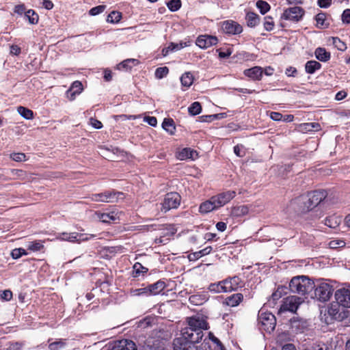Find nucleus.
Here are the masks:
<instances>
[{"label":"nucleus","mask_w":350,"mask_h":350,"mask_svg":"<svg viewBox=\"0 0 350 350\" xmlns=\"http://www.w3.org/2000/svg\"><path fill=\"white\" fill-rule=\"evenodd\" d=\"M315 298L322 304H319L320 319L321 321L328 324V307L327 306V301L328 300V284L321 282L314 291Z\"/></svg>","instance_id":"f257e3e1"},{"label":"nucleus","mask_w":350,"mask_h":350,"mask_svg":"<svg viewBox=\"0 0 350 350\" xmlns=\"http://www.w3.org/2000/svg\"><path fill=\"white\" fill-rule=\"evenodd\" d=\"M315 284L308 276L299 275L291 279L289 288L292 293L306 295L311 293Z\"/></svg>","instance_id":"f03ea898"},{"label":"nucleus","mask_w":350,"mask_h":350,"mask_svg":"<svg viewBox=\"0 0 350 350\" xmlns=\"http://www.w3.org/2000/svg\"><path fill=\"white\" fill-rule=\"evenodd\" d=\"M187 323L190 326V329H196V335L197 336L196 340H201L204 336L203 330L208 329V323L205 317L201 314H197L188 317Z\"/></svg>","instance_id":"7ed1b4c3"},{"label":"nucleus","mask_w":350,"mask_h":350,"mask_svg":"<svg viewBox=\"0 0 350 350\" xmlns=\"http://www.w3.org/2000/svg\"><path fill=\"white\" fill-rule=\"evenodd\" d=\"M124 193L115 189L105 190L99 193H93L90 198L96 202L114 203L118 202L119 198L123 199Z\"/></svg>","instance_id":"20e7f679"},{"label":"nucleus","mask_w":350,"mask_h":350,"mask_svg":"<svg viewBox=\"0 0 350 350\" xmlns=\"http://www.w3.org/2000/svg\"><path fill=\"white\" fill-rule=\"evenodd\" d=\"M258 320L261 329L269 332H272L275 329L276 319L272 313L260 310L258 312Z\"/></svg>","instance_id":"39448f33"},{"label":"nucleus","mask_w":350,"mask_h":350,"mask_svg":"<svg viewBox=\"0 0 350 350\" xmlns=\"http://www.w3.org/2000/svg\"><path fill=\"white\" fill-rule=\"evenodd\" d=\"M291 204L294 208L299 213H307L312 211L314 206L310 202L306 193H304L295 198L292 202Z\"/></svg>","instance_id":"423d86ee"},{"label":"nucleus","mask_w":350,"mask_h":350,"mask_svg":"<svg viewBox=\"0 0 350 350\" xmlns=\"http://www.w3.org/2000/svg\"><path fill=\"white\" fill-rule=\"evenodd\" d=\"M304 302V299L295 295L285 297L282 301L279 312H295L299 306Z\"/></svg>","instance_id":"0eeeda50"},{"label":"nucleus","mask_w":350,"mask_h":350,"mask_svg":"<svg viewBox=\"0 0 350 350\" xmlns=\"http://www.w3.org/2000/svg\"><path fill=\"white\" fill-rule=\"evenodd\" d=\"M181 197L177 192L167 193L161 205V211L167 212L172 208H176L180 204Z\"/></svg>","instance_id":"6e6552de"},{"label":"nucleus","mask_w":350,"mask_h":350,"mask_svg":"<svg viewBox=\"0 0 350 350\" xmlns=\"http://www.w3.org/2000/svg\"><path fill=\"white\" fill-rule=\"evenodd\" d=\"M305 14L304 10L298 6L289 8L284 10L281 16V19L288 20L293 22L299 21Z\"/></svg>","instance_id":"1a4fd4ad"},{"label":"nucleus","mask_w":350,"mask_h":350,"mask_svg":"<svg viewBox=\"0 0 350 350\" xmlns=\"http://www.w3.org/2000/svg\"><path fill=\"white\" fill-rule=\"evenodd\" d=\"M221 27L223 32L228 35H238L243 32V27L232 20L223 21Z\"/></svg>","instance_id":"9d476101"},{"label":"nucleus","mask_w":350,"mask_h":350,"mask_svg":"<svg viewBox=\"0 0 350 350\" xmlns=\"http://www.w3.org/2000/svg\"><path fill=\"white\" fill-rule=\"evenodd\" d=\"M334 297L342 307L350 308V288L338 289L334 293Z\"/></svg>","instance_id":"9b49d317"},{"label":"nucleus","mask_w":350,"mask_h":350,"mask_svg":"<svg viewBox=\"0 0 350 350\" xmlns=\"http://www.w3.org/2000/svg\"><path fill=\"white\" fill-rule=\"evenodd\" d=\"M338 303L329 306V317L338 321H342L348 316V312Z\"/></svg>","instance_id":"f8f14e48"},{"label":"nucleus","mask_w":350,"mask_h":350,"mask_svg":"<svg viewBox=\"0 0 350 350\" xmlns=\"http://www.w3.org/2000/svg\"><path fill=\"white\" fill-rule=\"evenodd\" d=\"M235 196L236 191L228 190L213 196V198L217 207L219 208L228 204Z\"/></svg>","instance_id":"ddd939ff"},{"label":"nucleus","mask_w":350,"mask_h":350,"mask_svg":"<svg viewBox=\"0 0 350 350\" xmlns=\"http://www.w3.org/2000/svg\"><path fill=\"white\" fill-rule=\"evenodd\" d=\"M306 194L307 197L310 198V202L314 208L320 204V203L323 202L328 195L327 191L324 189L308 191Z\"/></svg>","instance_id":"4468645a"},{"label":"nucleus","mask_w":350,"mask_h":350,"mask_svg":"<svg viewBox=\"0 0 350 350\" xmlns=\"http://www.w3.org/2000/svg\"><path fill=\"white\" fill-rule=\"evenodd\" d=\"M218 42V39L216 36L210 35H200L196 41V45L201 49H207L210 46L216 45Z\"/></svg>","instance_id":"2eb2a0df"},{"label":"nucleus","mask_w":350,"mask_h":350,"mask_svg":"<svg viewBox=\"0 0 350 350\" xmlns=\"http://www.w3.org/2000/svg\"><path fill=\"white\" fill-rule=\"evenodd\" d=\"M291 329L295 333H301L308 329L309 323L307 320L299 317H293L290 321Z\"/></svg>","instance_id":"dca6fc26"},{"label":"nucleus","mask_w":350,"mask_h":350,"mask_svg":"<svg viewBox=\"0 0 350 350\" xmlns=\"http://www.w3.org/2000/svg\"><path fill=\"white\" fill-rule=\"evenodd\" d=\"M196 342H193L185 338H177L174 339L173 345L174 350H197L195 345Z\"/></svg>","instance_id":"f3484780"},{"label":"nucleus","mask_w":350,"mask_h":350,"mask_svg":"<svg viewBox=\"0 0 350 350\" xmlns=\"http://www.w3.org/2000/svg\"><path fill=\"white\" fill-rule=\"evenodd\" d=\"M176 157L180 161L188 159L195 160L198 157V153L196 150L191 148H184L176 152Z\"/></svg>","instance_id":"a211bd4d"},{"label":"nucleus","mask_w":350,"mask_h":350,"mask_svg":"<svg viewBox=\"0 0 350 350\" xmlns=\"http://www.w3.org/2000/svg\"><path fill=\"white\" fill-rule=\"evenodd\" d=\"M245 76L251 78L254 81L261 80L263 75V69L260 66H254L252 68L245 69L243 71Z\"/></svg>","instance_id":"6ab92c4d"},{"label":"nucleus","mask_w":350,"mask_h":350,"mask_svg":"<svg viewBox=\"0 0 350 350\" xmlns=\"http://www.w3.org/2000/svg\"><path fill=\"white\" fill-rule=\"evenodd\" d=\"M111 350H137V349L135 342L125 339L116 342Z\"/></svg>","instance_id":"aec40b11"},{"label":"nucleus","mask_w":350,"mask_h":350,"mask_svg":"<svg viewBox=\"0 0 350 350\" xmlns=\"http://www.w3.org/2000/svg\"><path fill=\"white\" fill-rule=\"evenodd\" d=\"M217 207L213 196L208 200L203 202L199 206V212L202 214L208 213L213 211L217 210Z\"/></svg>","instance_id":"412c9836"},{"label":"nucleus","mask_w":350,"mask_h":350,"mask_svg":"<svg viewBox=\"0 0 350 350\" xmlns=\"http://www.w3.org/2000/svg\"><path fill=\"white\" fill-rule=\"evenodd\" d=\"M83 91V85L81 81H74L70 88L67 90L66 94L68 98L72 100L75 98L76 95H79Z\"/></svg>","instance_id":"4be33fe9"},{"label":"nucleus","mask_w":350,"mask_h":350,"mask_svg":"<svg viewBox=\"0 0 350 350\" xmlns=\"http://www.w3.org/2000/svg\"><path fill=\"white\" fill-rule=\"evenodd\" d=\"M224 288L226 292L236 291L239 286L241 282V280L237 276L232 277L230 279L224 280Z\"/></svg>","instance_id":"5701e85b"},{"label":"nucleus","mask_w":350,"mask_h":350,"mask_svg":"<svg viewBox=\"0 0 350 350\" xmlns=\"http://www.w3.org/2000/svg\"><path fill=\"white\" fill-rule=\"evenodd\" d=\"M165 283L161 280L147 286L148 295H155L161 293L165 288Z\"/></svg>","instance_id":"b1692460"},{"label":"nucleus","mask_w":350,"mask_h":350,"mask_svg":"<svg viewBox=\"0 0 350 350\" xmlns=\"http://www.w3.org/2000/svg\"><path fill=\"white\" fill-rule=\"evenodd\" d=\"M245 21L249 27H256L260 22V17L255 12H248L245 15Z\"/></svg>","instance_id":"393cba45"},{"label":"nucleus","mask_w":350,"mask_h":350,"mask_svg":"<svg viewBox=\"0 0 350 350\" xmlns=\"http://www.w3.org/2000/svg\"><path fill=\"white\" fill-rule=\"evenodd\" d=\"M243 296L241 293L233 294L226 298L224 304L230 307L238 306L243 300Z\"/></svg>","instance_id":"a878e982"},{"label":"nucleus","mask_w":350,"mask_h":350,"mask_svg":"<svg viewBox=\"0 0 350 350\" xmlns=\"http://www.w3.org/2000/svg\"><path fill=\"white\" fill-rule=\"evenodd\" d=\"M249 212V206L247 205H239L232 207L230 214L232 217H243Z\"/></svg>","instance_id":"bb28decb"},{"label":"nucleus","mask_w":350,"mask_h":350,"mask_svg":"<svg viewBox=\"0 0 350 350\" xmlns=\"http://www.w3.org/2000/svg\"><path fill=\"white\" fill-rule=\"evenodd\" d=\"M162 128L171 135H174L176 133V124L174 120L171 118L163 120Z\"/></svg>","instance_id":"cd10ccee"},{"label":"nucleus","mask_w":350,"mask_h":350,"mask_svg":"<svg viewBox=\"0 0 350 350\" xmlns=\"http://www.w3.org/2000/svg\"><path fill=\"white\" fill-rule=\"evenodd\" d=\"M180 83L183 88L185 89H183L185 90L188 89L193 83L194 77L191 72H185L180 77Z\"/></svg>","instance_id":"c85d7f7f"},{"label":"nucleus","mask_w":350,"mask_h":350,"mask_svg":"<svg viewBox=\"0 0 350 350\" xmlns=\"http://www.w3.org/2000/svg\"><path fill=\"white\" fill-rule=\"evenodd\" d=\"M182 337L185 338L186 340H189L193 342H199L200 340H196V329H190V326L187 325V327L182 329Z\"/></svg>","instance_id":"c756f323"},{"label":"nucleus","mask_w":350,"mask_h":350,"mask_svg":"<svg viewBox=\"0 0 350 350\" xmlns=\"http://www.w3.org/2000/svg\"><path fill=\"white\" fill-rule=\"evenodd\" d=\"M94 215L97 216V217H99L100 219H103L104 217H107L108 219H120V217H123V213L122 212H118L115 210L107 212V213H98L95 212Z\"/></svg>","instance_id":"7c9ffc66"},{"label":"nucleus","mask_w":350,"mask_h":350,"mask_svg":"<svg viewBox=\"0 0 350 350\" xmlns=\"http://www.w3.org/2000/svg\"><path fill=\"white\" fill-rule=\"evenodd\" d=\"M10 174L13 176L12 180H26L28 178L27 173L23 170L12 169Z\"/></svg>","instance_id":"2f4dec72"},{"label":"nucleus","mask_w":350,"mask_h":350,"mask_svg":"<svg viewBox=\"0 0 350 350\" xmlns=\"http://www.w3.org/2000/svg\"><path fill=\"white\" fill-rule=\"evenodd\" d=\"M321 64L314 60L308 61L305 65L306 72L309 74H313L316 70L320 69Z\"/></svg>","instance_id":"473e14b6"},{"label":"nucleus","mask_w":350,"mask_h":350,"mask_svg":"<svg viewBox=\"0 0 350 350\" xmlns=\"http://www.w3.org/2000/svg\"><path fill=\"white\" fill-rule=\"evenodd\" d=\"M25 18L28 20L29 23L32 25H36L38 23V14L33 10H28L25 13Z\"/></svg>","instance_id":"72a5a7b5"},{"label":"nucleus","mask_w":350,"mask_h":350,"mask_svg":"<svg viewBox=\"0 0 350 350\" xmlns=\"http://www.w3.org/2000/svg\"><path fill=\"white\" fill-rule=\"evenodd\" d=\"M18 112L21 114V116L27 120H31L33 118V111L27 107L23 106L18 107Z\"/></svg>","instance_id":"f704fd0d"},{"label":"nucleus","mask_w":350,"mask_h":350,"mask_svg":"<svg viewBox=\"0 0 350 350\" xmlns=\"http://www.w3.org/2000/svg\"><path fill=\"white\" fill-rule=\"evenodd\" d=\"M256 5L262 15L265 14L271 9L270 5L263 0L257 1Z\"/></svg>","instance_id":"c9c22d12"},{"label":"nucleus","mask_w":350,"mask_h":350,"mask_svg":"<svg viewBox=\"0 0 350 350\" xmlns=\"http://www.w3.org/2000/svg\"><path fill=\"white\" fill-rule=\"evenodd\" d=\"M315 56L316 57L321 61L326 62L328 60V53L324 48L319 47L315 50Z\"/></svg>","instance_id":"e433bc0d"},{"label":"nucleus","mask_w":350,"mask_h":350,"mask_svg":"<svg viewBox=\"0 0 350 350\" xmlns=\"http://www.w3.org/2000/svg\"><path fill=\"white\" fill-rule=\"evenodd\" d=\"M122 13L118 11L111 12L107 18V21L111 23H118L122 19Z\"/></svg>","instance_id":"4c0bfd02"},{"label":"nucleus","mask_w":350,"mask_h":350,"mask_svg":"<svg viewBox=\"0 0 350 350\" xmlns=\"http://www.w3.org/2000/svg\"><path fill=\"white\" fill-rule=\"evenodd\" d=\"M224 280L221 282H219L217 284H211L208 286V289L210 291H213L215 293H221L224 292L226 293V291L224 288Z\"/></svg>","instance_id":"58836bf2"},{"label":"nucleus","mask_w":350,"mask_h":350,"mask_svg":"<svg viewBox=\"0 0 350 350\" xmlns=\"http://www.w3.org/2000/svg\"><path fill=\"white\" fill-rule=\"evenodd\" d=\"M189 113L191 115L196 116L201 113L202 106L199 102L193 103L188 109Z\"/></svg>","instance_id":"ea45409f"},{"label":"nucleus","mask_w":350,"mask_h":350,"mask_svg":"<svg viewBox=\"0 0 350 350\" xmlns=\"http://www.w3.org/2000/svg\"><path fill=\"white\" fill-rule=\"evenodd\" d=\"M166 5L171 12H176L181 8L182 2L181 0H170Z\"/></svg>","instance_id":"a19ab883"},{"label":"nucleus","mask_w":350,"mask_h":350,"mask_svg":"<svg viewBox=\"0 0 350 350\" xmlns=\"http://www.w3.org/2000/svg\"><path fill=\"white\" fill-rule=\"evenodd\" d=\"M264 28L267 31H271L275 27V23L273 17L271 16H267L264 18Z\"/></svg>","instance_id":"79ce46f5"},{"label":"nucleus","mask_w":350,"mask_h":350,"mask_svg":"<svg viewBox=\"0 0 350 350\" xmlns=\"http://www.w3.org/2000/svg\"><path fill=\"white\" fill-rule=\"evenodd\" d=\"M135 61V59H127L126 60H124L117 65V69L125 70H131L132 68L131 64L133 63Z\"/></svg>","instance_id":"37998d69"},{"label":"nucleus","mask_w":350,"mask_h":350,"mask_svg":"<svg viewBox=\"0 0 350 350\" xmlns=\"http://www.w3.org/2000/svg\"><path fill=\"white\" fill-rule=\"evenodd\" d=\"M334 46L339 51H345L347 49L346 44L337 37H332Z\"/></svg>","instance_id":"c03bdc74"},{"label":"nucleus","mask_w":350,"mask_h":350,"mask_svg":"<svg viewBox=\"0 0 350 350\" xmlns=\"http://www.w3.org/2000/svg\"><path fill=\"white\" fill-rule=\"evenodd\" d=\"M169 73V68L167 66L159 67L155 70L156 78L161 79L166 77Z\"/></svg>","instance_id":"a18cd8bd"},{"label":"nucleus","mask_w":350,"mask_h":350,"mask_svg":"<svg viewBox=\"0 0 350 350\" xmlns=\"http://www.w3.org/2000/svg\"><path fill=\"white\" fill-rule=\"evenodd\" d=\"M10 157L16 162L25 161L27 160L26 154L23 152H12L10 154Z\"/></svg>","instance_id":"49530a36"},{"label":"nucleus","mask_w":350,"mask_h":350,"mask_svg":"<svg viewBox=\"0 0 350 350\" xmlns=\"http://www.w3.org/2000/svg\"><path fill=\"white\" fill-rule=\"evenodd\" d=\"M134 269V277H137L140 273H146L148 271V269L146 267H143L140 263L136 262L133 266Z\"/></svg>","instance_id":"de8ad7c7"},{"label":"nucleus","mask_w":350,"mask_h":350,"mask_svg":"<svg viewBox=\"0 0 350 350\" xmlns=\"http://www.w3.org/2000/svg\"><path fill=\"white\" fill-rule=\"evenodd\" d=\"M43 247L44 246L40 241H36L29 242V245L27 246V248H28V250H31L33 252H37V251H40L41 249H42Z\"/></svg>","instance_id":"09e8293b"},{"label":"nucleus","mask_w":350,"mask_h":350,"mask_svg":"<svg viewBox=\"0 0 350 350\" xmlns=\"http://www.w3.org/2000/svg\"><path fill=\"white\" fill-rule=\"evenodd\" d=\"M105 8H106V5H100L94 7L92 9H90V10L89 11V14L91 16H96V15H98V14L103 12L104 10H105Z\"/></svg>","instance_id":"8fccbe9b"},{"label":"nucleus","mask_w":350,"mask_h":350,"mask_svg":"<svg viewBox=\"0 0 350 350\" xmlns=\"http://www.w3.org/2000/svg\"><path fill=\"white\" fill-rule=\"evenodd\" d=\"M345 245V241L340 239L329 241V248L332 249L340 248L344 247Z\"/></svg>","instance_id":"3c124183"},{"label":"nucleus","mask_w":350,"mask_h":350,"mask_svg":"<svg viewBox=\"0 0 350 350\" xmlns=\"http://www.w3.org/2000/svg\"><path fill=\"white\" fill-rule=\"evenodd\" d=\"M244 146L241 144H237L234 146V154L239 157H243L245 155V151L243 150Z\"/></svg>","instance_id":"603ef678"},{"label":"nucleus","mask_w":350,"mask_h":350,"mask_svg":"<svg viewBox=\"0 0 350 350\" xmlns=\"http://www.w3.org/2000/svg\"><path fill=\"white\" fill-rule=\"evenodd\" d=\"M326 20V15L324 13H319L316 16V21L317 26L319 28H321L323 24L325 21Z\"/></svg>","instance_id":"864d4df0"},{"label":"nucleus","mask_w":350,"mask_h":350,"mask_svg":"<svg viewBox=\"0 0 350 350\" xmlns=\"http://www.w3.org/2000/svg\"><path fill=\"white\" fill-rule=\"evenodd\" d=\"M315 125L313 123H304L299 125V129L301 131H314Z\"/></svg>","instance_id":"5fc2aeb1"},{"label":"nucleus","mask_w":350,"mask_h":350,"mask_svg":"<svg viewBox=\"0 0 350 350\" xmlns=\"http://www.w3.org/2000/svg\"><path fill=\"white\" fill-rule=\"evenodd\" d=\"M26 252L24 249L16 248L12 250L11 254L13 258L17 259L21 257L23 254H26Z\"/></svg>","instance_id":"6e6d98bb"},{"label":"nucleus","mask_w":350,"mask_h":350,"mask_svg":"<svg viewBox=\"0 0 350 350\" xmlns=\"http://www.w3.org/2000/svg\"><path fill=\"white\" fill-rule=\"evenodd\" d=\"M64 342L62 341H56L49 345L50 350H61L64 347Z\"/></svg>","instance_id":"4d7b16f0"},{"label":"nucleus","mask_w":350,"mask_h":350,"mask_svg":"<svg viewBox=\"0 0 350 350\" xmlns=\"http://www.w3.org/2000/svg\"><path fill=\"white\" fill-rule=\"evenodd\" d=\"M208 338H209V339L211 340H212L214 343H215L217 345L218 349H219V350H225L224 347H223V345H222L221 342H220V340L217 338H216L213 335V334L210 332L208 334Z\"/></svg>","instance_id":"13d9d810"},{"label":"nucleus","mask_w":350,"mask_h":350,"mask_svg":"<svg viewBox=\"0 0 350 350\" xmlns=\"http://www.w3.org/2000/svg\"><path fill=\"white\" fill-rule=\"evenodd\" d=\"M170 45L172 51L180 50L187 46V43L183 42H180V43L170 42Z\"/></svg>","instance_id":"bf43d9fd"},{"label":"nucleus","mask_w":350,"mask_h":350,"mask_svg":"<svg viewBox=\"0 0 350 350\" xmlns=\"http://www.w3.org/2000/svg\"><path fill=\"white\" fill-rule=\"evenodd\" d=\"M10 53L12 55H16V56H18L21 54V49L20 46H18V45L16 44H12L10 46Z\"/></svg>","instance_id":"052dcab7"},{"label":"nucleus","mask_w":350,"mask_h":350,"mask_svg":"<svg viewBox=\"0 0 350 350\" xmlns=\"http://www.w3.org/2000/svg\"><path fill=\"white\" fill-rule=\"evenodd\" d=\"M342 21L344 23H350V9H346L342 14Z\"/></svg>","instance_id":"680f3d73"},{"label":"nucleus","mask_w":350,"mask_h":350,"mask_svg":"<svg viewBox=\"0 0 350 350\" xmlns=\"http://www.w3.org/2000/svg\"><path fill=\"white\" fill-rule=\"evenodd\" d=\"M283 292L284 289L282 287L278 288V289L271 295V299L273 301H276L280 299L282 297Z\"/></svg>","instance_id":"e2e57ef3"},{"label":"nucleus","mask_w":350,"mask_h":350,"mask_svg":"<svg viewBox=\"0 0 350 350\" xmlns=\"http://www.w3.org/2000/svg\"><path fill=\"white\" fill-rule=\"evenodd\" d=\"M270 118L274 121H281L283 118V115L280 112L271 111L270 113Z\"/></svg>","instance_id":"0e129e2a"},{"label":"nucleus","mask_w":350,"mask_h":350,"mask_svg":"<svg viewBox=\"0 0 350 350\" xmlns=\"http://www.w3.org/2000/svg\"><path fill=\"white\" fill-rule=\"evenodd\" d=\"M90 124L95 129H99L103 127L102 122L96 118H90Z\"/></svg>","instance_id":"69168bd1"},{"label":"nucleus","mask_w":350,"mask_h":350,"mask_svg":"<svg viewBox=\"0 0 350 350\" xmlns=\"http://www.w3.org/2000/svg\"><path fill=\"white\" fill-rule=\"evenodd\" d=\"M25 6L24 4L16 5L14 7V12L18 14H23L25 13Z\"/></svg>","instance_id":"338daca9"},{"label":"nucleus","mask_w":350,"mask_h":350,"mask_svg":"<svg viewBox=\"0 0 350 350\" xmlns=\"http://www.w3.org/2000/svg\"><path fill=\"white\" fill-rule=\"evenodd\" d=\"M1 297L5 301H9L12 297V293L10 290H5L2 292Z\"/></svg>","instance_id":"774afa93"}]
</instances>
